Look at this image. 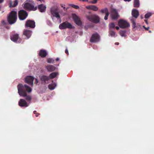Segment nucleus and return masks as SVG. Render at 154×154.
I'll use <instances>...</instances> for the list:
<instances>
[{
    "label": "nucleus",
    "instance_id": "49530a36",
    "mask_svg": "<svg viewBox=\"0 0 154 154\" xmlns=\"http://www.w3.org/2000/svg\"><path fill=\"white\" fill-rule=\"evenodd\" d=\"M145 22H146V23L147 24L148 23H147V20H145Z\"/></svg>",
    "mask_w": 154,
    "mask_h": 154
},
{
    "label": "nucleus",
    "instance_id": "20e7f679",
    "mask_svg": "<svg viewBox=\"0 0 154 154\" xmlns=\"http://www.w3.org/2000/svg\"><path fill=\"white\" fill-rule=\"evenodd\" d=\"M34 2L32 0H28L24 4V8L28 10L35 11L37 9V8L34 7Z\"/></svg>",
    "mask_w": 154,
    "mask_h": 154
},
{
    "label": "nucleus",
    "instance_id": "7c9ffc66",
    "mask_svg": "<svg viewBox=\"0 0 154 154\" xmlns=\"http://www.w3.org/2000/svg\"><path fill=\"white\" fill-rule=\"evenodd\" d=\"M109 34L111 36L114 37L116 35V33L114 31H111L110 32Z\"/></svg>",
    "mask_w": 154,
    "mask_h": 154
},
{
    "label": "nucleus",
    "instance_id": "58836bf2",
    "mask_svg": "<svg viewBox=\"0 0 154 154\" xmlns=\"http://www.w3.org/2000/svg\"><path fill=\"white\" fill-rule=\"evenodd\" d=\"M39 115H40V114H39V113H36V114H35V116H36V117H38V116H39Z\"/></svg>",
    "mask_w": 154,
    "mask_h": 154
},
{
    "label": "nucleus",
    "instance_id": "4c0bfd02",
    "mask_svg": "<svg viewBox=\"0 0 154 154\" xmlns=\"http://www.w3.org/2000/svg\"><path fill=\"white\" fill-rule=\"evenodd\" d=\"M65 52V53H66V54H68V53H68V50H67V49H66V50Z\"/></svg>",
    "mask_w": 154,
    "mask_h": 154
},
{
    "label": "nucleus",
    "instance_id": "9d476101",
    "mask_svg": "<svg viewBox=\"0 0 154 154\" xmlns=\"http://www.w3.org/2000/svg\"><path fill=\"white\" fill-rule=\"evenodd\" d=\"M27 16V13L24 10H21L19 12V17L20 20H24L26 18Z\"/></svg>",
    "mask_w": 154,
    "mask_h": 154
},
{
    "label": "nucleus",
    "instance_id": "473e14b6",
    "mask_svg": "<svg viewBox=\"0 0 154 154\" xmlns=\"http://www.w3.org/2000/svg\"><path fill=\"white\" fill-rule=\"evenodd\" d=\"M72 6L73 8L76 9H78L79 8V6L77 5H72Z\"/></svg>",
    "mask_w": 154,
    "mask_h": 154
},
{
    "label": "nucleus",
    "instance_id": "37998d69",
    "mask_svg": "<svg viewBox=\"0 0 154 154\" xmlns=\"http://www.w3.org/2000/svg\"><path fill=\"white\" fill-rule=\"evenodd\" d=\"M33 113H34V114H36V113H37V112H36V111H34V112H33Z\"/></svg>",
    "mask_w": 154,
    "mask_h": 154
},
{
    "label": "nucleus",
    "instance_id": "2eb2a0df",
    "mask_svg": "<svg viewBox=\"0 0 154 154\" xmlns=\"http://www.w3.org/2000/svg\"><path fill=\"white\" fill-rule=\"evenodd\" d=\"M72 17L75 23L78 25H80L81 24V22L80 18L75 14H73Z\"/></svg>",
    "mask_w": 154,
    "mask_h": 154
},
{
    "label": "nucleus",
    "instance_id": "ea45409f",
    "mask_svg": "<svg viewBox=\"0 0 154 154\" xmlns=\"http://www.w3.org/2000/svg\"><path fill=\"white\" fill-rule=\"evenodd\" d=\"M2 24H3V25H4L5 24V21H2Z\"/></svg>",
    "mask_w": 154,
    "mask_h": 154
},
{
    "label": "nucleus",
    "instance_id": "0eeeda50",
    "mask_svg": "<svg viewBox=\"0 0 154 154\" xmlns=\"http://www.w3.org/2000/svg\"><path fill=\"white\" fill-rule=\"evenodd\" d=\"M86 17L89 21L95 23H98L100 22V18L98 15H96L87 16Z\"/></svg>",
    "mask_w": 154,
    "mask_h": 154
},
{
    "label": "nucleus",
    "instance_id": "aec40b11",
    "mask_svg": "<svg viewBox=\"0 0 154 154\" xmlns=\"http://www.w3.org/2000/svg\"><path fill=\"white\" fill-rule=\"evenodd\" d=\"M46 68L49 72L53 71L55 70L56 69V68L54 66L51 65L47 66L46 67Z\"/></svg>",
    "mask_w": 154,
    "mask_h": 154
},
{
    "label": "nucleus",
    "instance_id": "f03ea898",
    "mask_svg": "<svg viewBox=\"0 0 154 154\" xmlns=\"http://www.w3.org/2000/svg\"><path fill=\"white\" fill-rule=\"evenodd\" d=\"M51 12L53 17H55L57 19H59L60 20V22H61V20H60V14H61V15L62 16H64L65 14L64 13H62V11L57 7H54L51 8Z\"/></svg>",
    "mask_w": 154,
    "mask_h": 154
},
{
    "label": "nucleus",
    "instance_id": "bb28decb",
    "mask_svg": "<svg viewBox=\"0 0 154 154\" xmlns=\"http://www.w3.org/2000/svg\"><path fill=\"white\" fill-rule=\"evenodd\" d=\"M100 11L103 13H104L105 14H109L107 8H105L104 9H102Z\"/></svg>",
    "mask_w": 154,
    "mask_h": 154
},
{
    "label": "nucleus",
    "instance_id": "7ed1b4c3",
    "mask_svg": "<svg viewBox=\"0 0 154 154\" xmlns=\"http://www.w3.org/2000/svg\"><path fill=\"white\" fill-rule=\"evenodd\" d=\"M17 19V13L16 12L12 11L9 14L8 17V20L11 24L14 23Z\"/></svg>",
    "mask_w": 154,
    "mask_h": 154
},
{
    "label": "nucleus",
    "instance_id": "393cba45",
    "mask_svg": "<svg viewBox=\"0 0 154 154\" xmlns=\"http://www.w3.org/2000/svg\"><path fill=\"white\" fill-rule=\"evenodd\" d=\"M57 85L56 83L51 84L48 86L49 88L51 90L54 89L56 87Z\"/></svg>",
    "mask_w": 154,
    "mask_h": 154
},
{
    "label": "nucleus",
    "instance_id": "f8f14e48",
    "mask_svg": "<svg viewBox=\"0 0 154 154\" xmlns=\"http://www.w3.org/2000/svg\"><path fill=\"white\" fill-rule=\"evenodd\" d=\"M100 39L99 35L97 34H95L92 35L90 41L92 42H96L98 41Z\"/></svg>",
    "mask_w": 154,
    "mask_h": 154
},
{
    "label": "nucleus",
    "instance_id": "1a4fd4ad",
    "mask_svg": "<svg viewBox=\"0 0 154 154\" xmlns=\"http://www.w3.org/2000/svg\"><path fill=\"white\" fill-rule=\"evenodd\" d=\"M111 15L112 19L113 20H117L119 17L117 11L115 9L112 10Z\"/></svg>",
    "mask_w": 154,
    "mask_h": 154
},
{
    "label": "nucleus",
    "instance_id": "ddd939ff",
    "mask_svg": "<svg viewBox=\"0 0 154 154\" xmlns=\"http://www.w3.org/2000/svg\"><path fill=\"white\" fill-rule=\"evenodd\" d=\"M25 26L26 27L34 28L35 26V22L32 20H28L26 21Z\"/></svg>",
    "mask_w": 154,
    "mask_h": 154
},
{
    "label": "nucleus",
    "instance_id": "c756f323",
    "mask_svg": "<svg viewBox=\"0 0 154 154\" xmlns=\"http://www.w3.org/2000/svg\"><path fill=\"white\" fill-rule=\"evenodd\" d=\"M151 15V13H148L145 14V18H148Z\"/></svg>",
    "mask_w": 154,
    "mask_h": 154
},
{
    "label": "nucleus",
    "instance_id": "423d86ee",
    "mask_svg": "<svg viewBox=\"0 0 154 154\" xmlns=\"http://www.w3.org/2000/svg\"><path fill=\"white\" fill-rule=\"evenodd\" d=\"M58 75V73L57 72H53L51 74L49 77H48L46 76H42V77L41 79L43 83H45L46 82V81L48 80L50 78H53L56 77L57 75Z\"/></svg>",
    "mask_w": 154,
    "mask_h": 154
},
{
    "label": "nucleus",
    "instance_id": "a211bd4d",
    "mask_svg": "<svg viewBox=\"0 0 154 154\" xmlns=\"http://www.w3.org/2000/svg\"><path fill=\"white\" fill-rule=\"evenodd\" d=\"M87 9L93 10L95 11H97L98 9V8L95 5H90L86 7Z\"/></svg>",
    "mask_w": 154,
    "mask_h": 154
},
{
    "label": "nucleus",
    "instance_id": "f704fd0d",
    "mask_svg": "<svg viewBox=\"0 0 154 154\" xmlns=\"http://www.w3.org/2000/svg\"><path fill=\"white\" fill-rule=\"evenodd\" d=\"M109 14H106L105 16L104 17V19L105 20H107V19L108 17Z\"/></svg>",
    "mask_w": 154,
    "mask_h": 154
},
{
    "label": "nucleus",
    "instance_id": "6ab92c4d",
    "mask_svg": "<svg viewBox=\"0 0 154 154\" xmlns=\"http://www.w3.org/2000/svg\"><path fill=\"white\" fill-rule=\"evenodd\" d=\"M18 104L20 106H26L27 105L26 101L23 99H21L20 100Z\"/></svg>",
    "mask_w": 154,
    "mask_h": 154
},
{
    "label": "nucleus",
    "instance_id": "f257e3e1",
    "mask_svg": "<svg viewBox=\"0 0 154 154\" xmlns=\"http://www.w3.org/2000/svg\"><path fill=\"white\" fill-rule=\"evenodd\" d=\"M17 88L18 92L20 95L23 97L26 96V99L28 100H31V97L29 96H27L26 92L24 90V88L28 92H31L32 89L30 87L26 85H24L23 86L22 84H20L18 85Z\"/></svg>",
    "mask_w": 154,
    "mask_h": 154
},
{
    "label": "nucleus",
    "instance_id": "c9c22d12",
    "mask_svg": "<svg viewBox=\"0 0 154 154\" xmlns=\"http://www.w3.org/2000/svg\"><path fill=\"white\" fill-rule=\"evenodd\" d=\"M115 28L117 30H119V28H120L119 26H116L115 27Z\"/></svg>",
    "mask_w": 154,
    "mask_h": 154
},
{
    "label": "nucleus",
    "instance_id": "3c124183",
    "mask_svg": "<svg viewBox=\"0 0 154 154\" xmlns=\"http://www.w3.org/2000/svg\"><path fill=\"white\" fill-rule=\"evenodd\" d=\"M141 19H143V16H141Z\"/></svg>",
    "mask_w": 154,
    "mask_h": 154
},
{
    "label": "nucleus",
    "instance_id": "f3484780",
    "mask_svg": "<svg viewBox=\"0 0 154 154\" xmlns=\"http://www.w3.org/2000/svg\"><path fill=\"white\" fill-rule=\"evenodd\" d=\"M38 8L42 12H44L46 10V6L43 4H41L38 6Z\"/></svg>",
    "mask_w": 154,
    "mask_h": 154
},
{
    "label": "nucleus",
    "instance_id": "dca6fc26",
    "mask_svg": "<svg viewBox=\"0 0 154 154\" xmlns=\"http://www.w3.org/2000/svg\"><path fill=\"white\" fill-rule=\"evenodd\" d=\"M132 16L136 19L139 15L138 11L135 9H133L132 11Z\"/></svg>",
    "mask_w": 154,
    "mask_h": 154
},
{
    "label": "nucleus",
    "instance_id": "c03bdc74",
    "mask_svg": "<svg viewBox=\"0 0 154 154\" xmlns=\"http://www.w3.org/2000/svg\"><path fill=\"white\" fill-rule=\"evenodd\" d=\"M125 1H128V2H129L131 1V0H124Z\"/></svg>",
    "mask_w": 154,
    "mask_h": 154
},
{
    "label": "nucleus",
    "instance_id": "4be33fe9",
    "mask_svg": "<svg viewBox=\"0 0 154 154\" xmlns=\"http://www.w3.org/2000/svg\"><path fill=\"white\" fill-rule=\"evenodd\" d=\"M39 55L42 57H45L46 56L47 54L46 51L41 50L39 52Z\"/></svg>",
    "mask_w": 154,
    "mask_h": 154
},
{
    "label": "nucleus",
    "instance_id": "6e6552de",
    "mask_svg": "<svg viewBox=\"0 0 154 154\" xmlns=\"http://www.w3.org/2000/svg\"><path fill=\"white\" fill-rule=\"evenodd\" d=\"M59 28L61 29H64L66 28L72 29L74 28V27L70 23L67 22H65L63 23L59 26Z\"/></svg>",
    "mask_w": 154,
    "mask_h": 154
},
{
    "label": "nucleus",
    "instance_id": "a18cd8bd",
    "mask_svg": "<svg viewBox=\"0 0 154 154\" xmlns=\"http://www.w3.org/2000/svg\"><path fill=\"white\" fill-rule=\"evenodd\" d=\"M59 60V58H57V59H56V61H58Z\"/></svg>",
    "mask_w": 154,
    "mask_h": 154
},
{
    "label": "nucleus",
    "instance_id": "b1692460",
    "mask_svg": "<svg viewBox=\"0 0 154 154\" xmlns=\"http://www.w3.org/2000/svg\"><path fill=\"white\" fill-rule=\"evenodd\" d=\"M126 31L125 30H121L119 31V34L122 37H126Z\"/></svg>",
    "mask_w": 154,
    "mask_h": 154
},
{
    "label": "nucleus",
    "instance_id": "de8ad7c7",
    "mask_svg": "<svg viewBox=\"0 0 154 154\" xmlns=\"http://www.w3.org/2000/svg\"><path fill=\"white\" fill-rule=\"evenodd\" d=\"M115 44L116 45H118L119 44V43H118V42L116 43H115Z\"/></svg>",
    "mask_w": 154,
    "mask_h": 154
},
{
    "label": "nucleus",
    "instance_id": "2f4dec72",
    "mask_svg": "<svg viewBox=\"0 0 154 154\" xmlns=\"http://www.w3.org/2000/svg\"><path fill=\"white\" fill-rule=\"evenodd\" d=\"M53 61V59L51 58H49L47 60L48 62L49 63H52Z\"/></svg>",
    "mask_w": 154,
    "mask_h": 154
},
{
    "label": "nucleus",
    "instance_id": "5701e85b",
    "mask_svg": "<svg viewBox=\"0 0 154 154\" xmlns=\"http://www.w3.org/2000/svg\"><path fill=\"white\" fill-rule=\"evenodd\" d=\"M18 38V35L17 34L12 35L11 37V39L14 42H16Z\"/></svg>",
    "mask_w": 154,
    "mask_h": 154
},
{
    "label": "nucleus",
    "instance_id": "8fccbe9b",
    "mask_svg": "<svg viewBox=\"0 0 154 154\" xmlns=\"http://www.w3.org/2000/svg\"><path fill=\"white\" fill-rule=\"evenodd\" d=\"M37 1H44V0H37Z\"/></svg>",
    "mask_w": 154,
    "mask_h": 154
},
{
    "label": "nucleus",
    "instance_id": "4468645a",
    "mask_svg": "<svg viewBox=\"0 0 154 154\" xmlns=\"http://www.w3.org/2000/svg\"><path fill=\"white\" fill-rule=\"evenodd\" d=\"M8 2L10 8L16 7L18 3V1L17 0H15L14 2L11 0H9Z\"/></svg>",
    "mask_w": 154,
    "mask_h": 154
},
{
    "label": "nucleus",
    "instance_id": "a878e982",
    "mask_svg": "<svg viewBox=\"0 0 154 154\" xmlns=\"http://www.w3.org/2000/svg\"><path fill=\"white\" fill-rule=\"evenodd\" d=\"M140 4L139 0H134V7H139Z\"/></svg>",
    "mask_w": 154,
    "mask_h": 154
},
{
    "label": "nucleus",
    "instance_id": "39448f33",
    "mask_svg": "<svg viewBox=\"0 0 154 154\" xmlns=\"http://www.w3.org/2000/svg\"><path fill=\"white\" fill-rule=\"evenodd\" d=\"M118 25L120 28L126 29L130 26L129 23L126 20L120 19L118 21Z\"/></svg>",
    "mask_w": 154,
    "mask_h": 154
},
{
    "label": "nucleus",
    "instance_id": "c85d7f7f",
    "mask_svg": "<svg viewBox=\"0 0 154 154\" xmlns=\"http://www.w3.org/2000/svg\"><path fill=\"white\" fill-rule=\"evenodd\" d=\"M110 28H114L115 27V25L113 23H111L109 25Z\"/></svg>",
    "mask_w": 154,
    "mask_h": 154
},
{
    "label": "nucleus",
    "instance_id": "79ce46f5",
    "mask_svg": "<svg viewBox=\"0 0 154 154\" xmlns=\"http://www.w3.org/2000/svg\"><path fill=\"white\" fill-rule=\"evenodd\" d=\"M81 0L83 2H88V0Z\"/></svg>",
    "mask_w": 154,
    "mask_h": 154
},
{
    "label": "nucleus",
    "instance_id": "e433bc0d",
    "mask_svg": "<svg viewBox=\"0 0 154 154\" xmlns=\"http://www.w3.org/2000/svg\"><path fill=\"white\" fill-rule=\"evenodd\" d=\"M35 83L37 84L38 83V81L37 79H35Z\"/></svg>",
    "mask_w": 154,
    "mask_h": 154
},
{
    "label": "nucleus",
    "instance_id": "a19ab883",
    "mask_svg": "<svg viewBox=\"0 0 154 154\" xmlns=\"http://www.w3.org/2000/svg\"><path fill=\"white\" fill-rule=\"evenodd\" d=\"M4 0H0V3H2L3 2Z\"/></svg>",
    "mask_w": 154,
    "mask_h": 154
},
{
    "label": "nucleus",
    "instance_id": "09e8293b",
    "mask_svg": "<svg viewBox=\"0 0 154 154\" xmlns=\"http://www.w3.org/2000/svg\"><path fill=\"white\" fill-rule=\"evenodd\" d=\"M149 28V27H148V28H146V29L147 30H148Z\"/></svg>",
    "mask_w": 154,
    "mask_h": 154
},
{
    "label": "nucleus",
    "instance_id": "cd10ccee",
    "mask_svg": "<svg viewBox=\"0 0 154 154\" xmlns=\"http://www.w3.org/2000/svg\"><path fill=\"white\" fill-rule=\"evenodd\" d=\"M131 22L132 23V26L134 28H135L136 27V23L135 21L132 18L131 19Z\"/></svg>",
    "mask_w": 154,
    "mask_h": 154
},
{
    "label": "nucleus",
    "instance_id": "412c9836",
    "mask_svg": "<svg viewBox=\"0 0 154 154\" xmlns=\"http://www.w3.org/2000/svg\"><path fill=\"white\" fill-rule=\"evenodd\" d=\"M23 34L27 37V38H29L31 35V32L30 31L25 30Z\"/></svg>",
    "mask_w": 154,
    "mask_h": 154
},
{
    "label": "nucleus",
    "instance_id": "9b49d317",
    "mask_svg": "<svg viewBox=\"0 0 154 154\" xmlns=\"http://www.w3.org/2000/svg\"><path fill=\"white\" fill-rule=\"evenodd\" d=\"M34 79V78L32 76H27L25 79V82L28 84L33 86Z\"/></svg>",
    "mask_w": 154,
    "mask_h": 154
},
{
    "label": "nucleus",
    "instance_id": "72a5a7b5",
    "mask_svg": "<svg viewBox=\"0 0 154 154\" xmlns=\"http://www.w3.org/2000/svg\"><path fill=\"white\" fill-rule=\"evenodd\" d=\"M97 0H94L93 1L89 2V3L92 4H95L97 2Z\"/></svg>",
    "mask_w": 154,
    "mask_h": 154
}]
</instances>
